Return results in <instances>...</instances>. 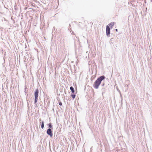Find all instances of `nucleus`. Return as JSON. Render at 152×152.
<instances>
[{"label": "nucleus", "mask_w": 152, "mask_h": 152, "mask_svg": "<svg viewBox=\"0 0 152 152\" xmlns=\"http://www.w3.org/2000/svg\"><path fill=\"white\" fill-rule=\"evenodd\" d=\"M105 78L104 76H102L98 78L95 82L94 84V87L96 89L98 88L100 84L101 81Z\"/></svg>", "instance_id": "obj_1"}, {"label": "nucleus", "mask_w": 152, "mask_h": 152, "mask_svg": "<svg viewBox=\"0 0 152 152\" xmlns=\"http://www.w3.org/2000/svg\"><path fill=\"white\" fill-rule=\"evenodd\" d=\"M39 93V90L38 89H36L34 92V96L35 98V103H36L38 100V94Z\"/></svg>", "instance_id": "obj_2"}, {"label": "nucleus", "mask_w": 152, "mask_h": 152, "mask_svg": "<svg viewBox=\"0 0 152 152\" xmlns=\"http://www.w3.org/2000/svg\"><path fill=\"white\" fill-rule=\"evenodd\" d=\"M47 134L49 135L50 137H52L53 136V134L52 133L51 129H49L47 130Z\"/></svg>", "instance_id": "obj_3"}, {"label": "nucleus", "mask_w": 152, "mask_h": 152, "mask_svg": "<svg viewBox=\"0 0 152 152\" xmlns=\"http://www.w3.org/2000/svg\"><path fill=\"white\" fill-rule=\"evenodd\" d=\"M106 34L107 36L109 35L110 33V29L109 26H107L106 28Z\"/></svg>", "instance_id": "obj_4"}, {"label": "nucleus", "mask_w": 152, "mask_h": 152, "mask_svg": "<svg viewBox=\"0 0 152 152\" xmlns=\"http://www.w3.org/2000/svg\"><path fill=\"white\" fill-rule=\"evenodd\" d=\"M70 89L72 91V93H74L75 92L74 89L71 86L70 87Z\"/></svg>", "instance_id": "obj_5"}, {"label": "nucleus", "mask_w": 152, "mask_h": 152, "mask_svg": "<svg viewBox=\"0 0 152 152\" xmlns=\"http://www.w3.org/2000/svg\"><path fill=\"white\" fill-rule=\"evenodd\" d=\"M114 22H111V23H110L109 24V26H110V27H112L113 26H114Z\"/></svg>", "instance_id": "obj_6"}, {"label": "nucleus", "mask_w": 152, "mask_h": 152, "mask_svg": "<svg viewBox=\"0 0 152 152\" xmlns=\"http://www.w3.org/2000/svg\"><path fill=\"white\" fill-rule=\"evenodd\" d=\"M44 127V122L42 121L41 124V128L42 129H43Z\"/></svg>", "instance_id": "obj_7"}, {"label": "nucleus", "mask_w": 152, "mask_h": 152, "mask_svg": "<svg viewBox=\"0 0 152 152\" xmlns=\"http://www.w3.org/2000/svg\"><path fill=\"white\" fill-rule=\"evenodd\" d=\"M71 96L72 97L73 99H74L75 97V95L74 94H72L71 95Z\"/></svg>", "instance_id": "obj_8"}, {"label": "nucleus", "mask_w": 152, "mask_h": 152, "mask_svg": "<svg viewBox=\"0 0 152 152\" xmlns=\"http://www.w3.org/2000/svg\"><path fill=\"white\" fill-rule=\"evenodd\" d=\"M52 126L51 124H49V127H50V128H51V127H52Z\"/></svg>", "instance_id": "obj_9"}, {"label": "nucleus", "mask_w": 152, "mask_h": 152, "mask_svg": "<svg viewBox=\"0 0 152 152\" xmlns=\"http://www.w3.org/2000/svg\"><path fill=\"white\" fill-rule=\"evenodd\" d=\"M62 102H60L59 103V105H60V106H61V105H62Z\"/></svg>", "instance_id": "obj_10"}, {"label": "nucleus", "mask_w": 152, "mask_h": 152, "mask_svg": "<svg viewBox=\"0 0 152 152\" xmlns=\"http://www.w3.org/2000/svg\"><path fill=\"white\" fill-rule=\"evenodd\" d=\"M115 30L116 31H118V29H115Z\"/></svg>", "instance_id": "obj_11"}]
</instances>
